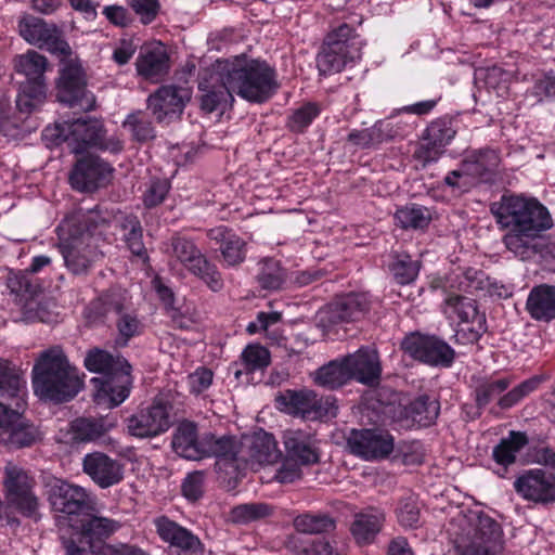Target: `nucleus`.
<instances>
[{"mask_svg":"<svg viewBox=\"0 0 555 555\" xmlns=\"http://www.w3.org/2000/svg\"><path fill=\"white\" fill-rule=\"evenodd\" d=\"M351 379L373 386L378 383L382 366L376 350L372 348H360L352 354L344 357Z\"/></svg>","mask_w":555,"mask_h":555,"instance_id":"c85d7f7f","label":"nucleus"},{"mask_svg":"<svg viewBox=\"0 0 555 555\" xmlns=\"http://www.w3.org/2000/svg\"><path fill=\"white\" fill-rule=\"evenodd\" d=\"M225 69L224 60H217L198 83L202 92L201 106L207 113H223L232 107L235 90L232 88L231 78L224 75Z\"/></svg>","mask_w":555,"mask_h":555,"instance_id":"ddd939ff","label":"nucleus"},{"mask_svg":"<svg viewBox=\"0 0 555 555\" xmlns=\"http://www.w3.org/2000/svg\"><path fill=\"white\" fill-rule=\"evenodd\" d=\"M116 426V420L105 417H79L60 430V440L66 443H89L99 440Z\"/></svg>","mask_w":555,"mask_h":555,"instance_id":"393cba45","label":"nucleus"},{"mask_svg":"<svg viewBox=\"0 0 555 555\" xmlns=\"http://www.w3.org/2000/svg\"><path fill=\"white\" fill-rule=\"evenodd\" d=\"M281 457V451L274 437L259 430L251 435H244L240 440L238 461L242 462V470L246 466L270 465L276 463Z\"/></svg>","mask_w":555,"mask_h":555,"instance_id":"f3484780","label":"nucleus"},{"mask_svg":"<svg viewBox=\"0 0 555 555\" xmlns=\"http://www.w3.org/2000/svg\"><path fill=\"white\" fill-rule=\"evenodd\" d=\"M395 219L402 229H424L430 222V214L426 207L411 204L399 208Z\"/></svg>","mask_w":555,"mask_h":555,"instance_id":"09e8293b","label":"nucleus"},{"mask_svg":"<svg viewBox=\"0 0 555 555\" xmlns=\"http://www.w3.org/2000/svg\"><path fill=\"white\" fill-rule=\"evenodd\" d=\"M168 253L175 261L199 278L211 291L218 292L222 288L220 272L207 260L194 242L184 237H173Z\"/></svg>","mask_w":555,"mask_h":555,"instance_id":"9b49d317","label":"nucleus"},{"mask_svg":"<svg viewBox=\"0 0 555 555\" xmlns=\"http://www.w3.org/2000/svg\"><path fill=\"white\" fill-rule=\"evenodd\" d=\"M514 488L527 501L555 502V474L544 469L526 470L515 480Z\"/></svg>","mask_w":555,"mask_h":555,"instance_id":"5701e85b","label":"nucleus"},{"mask_svg":"<svg viewBox=\"0 0 555 555\" xmlns=\"http://www.w3.org/2000/svg\"><path fill=\"white\" fill-rule=\"evenodd\" d=\"M350 452L363 460L387 457L393 450L392 436L379 429H353L347 438Z\"/></svg>","mask_w":555,"mask_h":555,"instance_id":"6ab92c4d","label":"nucleus"},{"mask_svg":"<svg viewBox=\"0 0 555 555\" xmlns=\"http://www.w3.org/2000/svg\"><path fill=\"white\" fill-rule=\"evenodd\" d=\"M86 83V76L79 63L64 64L57 80L59 101L85 112L92 111L95 106V98L87 90Z\"/></svg>","mask_w":555,"mask_h":555,"instance_id":"2eb2a0df","label":"nucleus"},{"mask_svg":"<svg viewBox=\"0 0 555 555\" xmlns=\"http://www.w3.org/2000/svg\"><path fill=\"white\" fill-rule=\"evenodd\" d=\"M401 348L411 358L431 366L449 367L455 356L454 350L444 340L421 333L406 335Z\"/></svg>","mask_w":555,"mask_h":555,"instance_id":"4468645a","label":"nucleus"},{"mask_svg":"<svg viewBox=\"0 0 555 555\" xmlns=\"http://www.w3.org/2000/svg\"><path fill=\"white\" fill-rule=\"evenodd\" d=\"M47 59L36 51H28L16 55L14 59V68L16 73L26 77V80H44L43 74L47 69Z\"/></svg>","mask_w":555,"mask_h":555,"instance_id":"c03bdc74","label":"nucleus"},{"mask_svg":"<svg viewBox=\"0 0 555 555\" xmlns=\"http://www.w3.org/2000/svg\"><path fill=\"white\" fill-rule=\"evenodd\" d=\"M82 382L63 350L54 347L42 351L33 367V388L40 399L65 402L81 389Z\"/></svg>","mask_w":555,"mask_h":555,"instance_id":"20e7f679","label":"nucleus"},{"mask_svg":"<svg viewBox=\"0 0 555 555\" xmlns=\"http://www.w3.org/2000/svg\"><path fill=\"white\" fill-rule=\"evenodd\" d=\"M448 533L460 555H500L503 550L501 526L482 511H461Z\"/></svg>","mask_w":555,"mask_h":555,"instance_id":"7ed1b4c3","label":"nucleus"},{"mask_svg":"<svg viewBox=\"0 0 555 555\" xmlns=\"http://www.w3.org/2000/svg\"><path fill=\"white\" fill-rule=\"evenodd\" d=\"M205 474L201 470H195L184 478L181 489L182 494L189 501L198 500L204 493Z\"/></svg>","mask_w":555,"mask_h":555,"instance_id":"680f3d73","label":"nucleus"},{"mask_svg":"<svg viewBox=\"0 0 555 555\" xmlns=\"http://www.w3.org/2000/svg\"><path fill=\"white\" fill-rule=\"evenodd\" d=\"M271 513V507L266 503L240 504L231 508L228 521L240 526L248 525L270 516Z\"/></svg>","mask_w":555,"mask_h":555,"instance_id":"a18cd8bd","label":"nucleus"},{"mask_svg":"<svg viewBox=\"0 0 555 555\" xmlns=\"http://www.w3.org/2000/svg\"><path fill=\"white\" fill-rule=\"evenodd\" d=\"M125 230H129L125 233L126 243L133 255L144 256L145 247L142 241V228L140 222L135 218H130L125 224Z\"/></svg>","mask_w":555,"mask_h":555,"instance_id":"052dcab7","label":"nucleus"},{"mask_svg":"<svg viewBox=\"0 0 555 555\" xmlns=\"http://www.w3.org/2000/svg\"><path fill=\"white\" fill-rule=\"evenodd\" d=\"M500 163V156L493 150L480 151L463 162L469 167L476 183L492 182L499 171Z\"/></svg>","mask_w":555,"mask_h":555,"instance_id":"4c0bfd02","label":"nucleus"},{"mask_svg":"<svg viewBox=\"0 0 555 555\" xmlns=\"http://www.w3.org/2000/svg\"><path fill=\"white\" fill-rule=\"evenodd\" d=\"M276 404L283 412L306 416L317 409L318 400L312 391L286 390L276 398Z\"/></svg>","mask_w":555,"mask_h":555,"instance_id":"58836bf2","label":"nucleus"},{"mask_svg":"<svg viewBox=\"0 0 555 555\" xmlns=\"http://www.w3.org/2000/svg\"><path fill=\"white\" fill-rule=\"evenodd\" d=\"M169 182L167 180H153L147 185L144 194L143 202L146 207H154L163 203L168 191Z\"/></svg>","mask_w":555,"mask_h":555,"instance_id":"774afa93","label":"nucleus"},{"mask_svg":"<svg viewBox=\"0 0 555 555\" xmlns=\"http://www.w3.org/2000/svg\"><path fill=\"white\" fill-rule=\"evenodd\" d=\"M441 309L442 313L451 322L477 325L475 330L476 335L483 331L485 315L478 311L474 299L455 292H446Z\"/></svg>","mask_w":555,"mask_h":555,"instance_id":"cd10ccee","label":"nucleus"},{"mask_svg":"<svg viewBox=\"0 0 555 555\" xmlns=\"http://www.w3.org/2000/svg\"><path fill=\"white\" fill-rule=\"evenodd\" d=\"M98 318H115L117 336L115 345L126 347L129 340L142 333L143 324L132 309L129 294L120 288H111L91 304Z\"/></svg>","mask_w":555,"mask_h":555,"instance_id":"6e6552de","label":"nucleus"},{"mask_svg":"<svg viewBox=\"0 0 555 555\" xmlns=\"http://www.w3.org/2000/svg\"><path fill=\"white\" fill-rule=\"evenodd\" d=\"M319 114L320 109L317 104L306 103L293 112L288 117L287 125L292 131L301 132Z\"/></svg>","mask_w":555,"mask_h":555,"instance_id":"13d9d810","label":"nucleus"},{"mask_svg":"<svg viewBox=\"0 0 555 555\" xmlns=\"http://www.w3.org/2000/svg\"><path fill=\"white\" fill-rule=\"evenodd\" d=\"M206 435L197 436L196 426L191 422L181 423L172 437V449L181 457L198 461L205 457Z\"/></svg>","mask_w":555,"mask_h":555,"instance_id":"473e14b6","label":"nucleus"},{"mask_svg":"<svg viewBox=\"0 0 555 555\" xmlns=\"http://www.w3.org/2000/svg\"><path fill=\"white\" fill-rule=\"evenodd\" d=\"M85 366L88 371L100 374L99 377L91 378L95 388L93 398L96 404L111 409L128 398L131 366L125 358L94 348L87 352Z\"/></svg>","mask_w":555,"mask_h":555,"instance_id":"39448f33","label":"nucleus"},{"mask_svg":"<svg viewBox=\"0 0 555 555\" xmlns=\"http://www.w3.org/2000/svg\"><path fill=\"white\" fill-rule=\"evenodd\" d=\"M334 521L325 515L304 514L294 519V527L298 532L318 534L334 529Z\"/></svg>","mask_w":555,"mask_h":555,"instance_id":"5fc2aeb1","label":"nucleus"},{"mask_svg":"<svg viewBox=\"0 0 555 555\" xmlns=\"http://www.w3.org/2000/svg\"><path fill=\"white\" fill-rule=\"evenodd\" d=\"M113 167L96 156L80 158L69 175V183L79 192H93L107 185L113 177Z\"/></svg>","mask_w":555,"mask_h":555,"instance_id":"a211bd4d","label":"nucleus"},{"mask_svg":"<svg viewBox=\"0 0 555 555\" xmlns=\"http://www.w3.org/2000/svg\"><path fill=\"white\" fill-rule=\"evenodd\" d=\"M224 75L231 78L235 94L251 103L269 100L278 90L275 70L264 61L245 54L223 59Z\"/></svg>","mask_w":555,"mask_h":555,"instance_id":"423d86ee","label":"nucleus"},{"mask_svg":"<svg viewBox=\"0 0 555 555\" xmlns=\"http://www.w3.org/2000/svg\"><path fill=\"white\" fill-rule=\"evenodd\" d=\"M208 237L220 245V253L225 266L236 267L246 257V242L225 227L208 231Z\"/></svg>","mask_w":555,"mask_h":555,"instance_id":"72a5a7b5","label":"nucleus"},{"mask_svg":"<svg viewBox=\"0 0 555 555\" xmlns=\"http://www.w3.org/2000/svg\"><path fill=\"white\" fill-rule=\"evenodd\" d=\"M455 131L443 122H433L426 129L424 140H429L430 144L446 147L454 138Z\"/></svg>","mask_w":555,"mask_h":555,"instance_id":"e2e57ef3","label":"nucleus"},{"mask_svg":"<svg viewBox=\"0 0 555 555\" xmlns=\"http://www.w3.org/2000/svg\"><path fill=\"white\" fill-rule=\"evenodd\" d=\"M191 99L188 89L177 86H163L147 98V107L158 122H170L180 117Z\"/></svg>","mask_w":555,"mask_h":555,"instance_id":"4be33fe9","label":"nucleus"},{"mask_svg":"<svg viewBox=\"0 0 555 555\" xmlns=\"http://www.w3.org/2000/svg\"><path fill=\"white\" fill-rule=\"evenodd\" d=\"M391 273L401 285L412 283L418 275L420 263L413 260L411 256L403 255L399 256L390 267Z\"/></svg>","mask_w":555,"mask_h":555,"instance_id":"6e6d98bb","label":"nucleus"},{"mask_svg":"<svg viewBox=\"0 0 555 555\" xmlns=\"http://www.w3.org/2000/svg\"><path fill=\"white\" fill-rule=\"evenodd\" d=\"M285 270L276 260L264 259L259 263L257 280L264 289L276 291L286 282Z\"/></svg>","mask_w":555,"mask_h":555,"instance_id":"8fccbe9b","label":"nucleus"},{"mask_svg":"<svg viewBox=\"0 0 555 555\" xmlns=\"http://www.w3.org/2000/svg\"><path fill=\"white\" fill-rule=\"evenodd\" d=\"M214 373L207 367H197L193 373L188 376V386L190 392L193 395H201L205 392L212 384Z\"/></svg>","mask_w":555,"mask_h":555,"instance_id":"0e129e2a","label":"nucleus"},{"mask_svg":"<svg viewBox=\"0 0 555 555\" xmlns=\"http://www.w3.org/2000/svg\"><path fill=\"white\" fill-rule=\"evenodd\" d=\"M138 73L151 80H157L165 76L169 70V56L166 48L157 43L144 48L137 59Z\"/></svg>","mask_w":555,"mask_h":555,"instance_id":"c9c22d12","label":"nucleus"},{"mask_svg":"<svg viewBox=\"0 0 555 555\" xmlns=\"http://www.w3.org/2000/svg\"><path fill=\"white\" fill-rule=\"evenodd\" d=\"M527 443L528 439L524 433L511 431L508 437L493 449V457L499 464L509 465L515 462L516 454Z\"/></svg>","mask_w":555,"mask_h":555,"instance_id":"de8ad7c7","label":"nucleus"},{"mask_svg":"<svg viewBox=\"0 0 555 555\" xmlns=\"http://www.w3.org/2000/svg\"><path fill=\"white\" fill-rule=\"evenodd\" d=\"M124 127L129 130L133 140L147 142L156 137L155 128L145 112L138 111L127 116Z\"/></svg>","mask_w":555,"mask_h":555,"instance_id":"3c124183","label":"nucleus"},{"mask_svg":"<svg viewBox=\"0 0 555 555\" xmlns=\"http://www.w3.org/2000/svg\"><path fill=\"white\" fill-rule=\"evenodd\" d=\"M42 135L53 145L66 143L75 154L82 153L89 147L111 153L122 150V142L115 135L106 138L102 122L91 118L57 122L52 127H46Z\"/></svg>","mask_w":555,"mask_h":555,"instance_id":"0eeeda50","label":"nucleus"},{"mask_svg":"<svg viewBox=\"0 0 555 555\" xmlns=\"http://www.w3.org/2000/svg\"><path fill=\"white\" fill-rule=\"evenodd\" d=\"M81 466L82 472L101 489L114 487L125 478V464L101 451L87 453Z\"/></svg>","mask_w":555,"mask_h":555,"instance_id":"412c9836","label":"nucleus"},{"mask_svg":"<svg viewBox=\"0 0 555 555\" xmlns=\"http://www.w3.org/2000/svg\"><path fill=\"white\" fill-rule=\"evenodd\" d=\"M5 499L22 515L37 519L39 501L33 489L35 479L22 467L9 462L3 470Z\"/></svg>","mask_w":555,"mask_h":555,"instance_id":"f8f14e48","label":"nucleus"},{"mask_svg":"<svg viewBox=\"0 0 555 555\" xmlns=\"http://www.w3.org/2000/svg\"><path fill=\"white\" fill-rule=\"evenodd\" d=\"M371 304V298L366 293H351L331 302L324 314L330 324L356 322L366 315Z\"/></svg>","mask_w":555,"mask_h":555,"instance_id":"a878e982","label":"nucleus"},{"mask_svg":"<svg viewBox=\"0 0 555 555\" xmlns=\"http://www.w3.org/2000/svg\"><path fill=\"white\" fill-rule=\"evenodd\" d=\"M128 4L143 24L152 23L160 9L158 0H128Z\"/></svg>","mask_w":555,"mask_h":555,"instance_id":"69168bd1","label":"nucleus"},{"mask_svg":"<svg viewBox=\"0 0 555 555\" xmlns=\"http://www.w3.org/2000/svg\"><path fill=\"white\" fill-rule=\"evenodd\" d=\"M141 548L125 544L90 543V552L94 555H141Z\"/></svg>","mask_w":555,"mask_h":555,"instance_id":"338daca9","label":"nucleus"},{"mask_svg":"<svg viewBox=\"0 0 555 555\" xmlns=\"http://www.w3.org/2000/svg\"><path fill=\"white\" fill-rule=\"evenodd\" d=\"M542 382V377L533 376L515 386L498 400V406L507 410L518 404L522 399L535 391Z\"/></svg>","mask_w":555,"mask_h":555,"instance_id":"864d4df0","label":"nucleus"},{"mask_svg":"<svg viewBox=\"0 0 555 555\" xmlns=\"http://www.w3.org/2000/svg\"><path fill=\"white\" fill-rule=\"evenodd\" d=\"M444 183L461 193L469 191L470 188L477 184L469 171V167L463 163L457 169L452 170L446 176Z\"/></svg>","mask_w":555,"mask_h":555,"instance_id":"bf43d9fd","label":"nucleus"},{"mask_svg":"<svg viewBox=\"0 0 555 555\" xmlns=\"http://www.w3.org/2000/svg\"><path fill=\"white\" fill-rule=\"evenodd\" d=\"M22 410L0 402V442L9 448L29 447L39 437L38 429L23 416Z\"/></svg>","mask_w":555,"mask_h":555,"instance_id":"dca6fc26","label":"nucleus"},{"mask_svg":"<svg viewBox=\"0 0 555 555\" xmlns=\"http://www.w3.org/2000/svg\"><path fill=\"white\" fill-rule=\"evenodd\" d=\"M27 387L24 372L12 362L0 359V398L14 400L15 408L26 405Z\"/></svg>","mask_w":555,"mask_h":555,"instance_id":"2f4dec72","label":"nucleus"},{"mask_svg":"<svg viewBox=\"0 0 555 555\" xmlns=\"http://www.w3.org/2000/svg\"><path fill=\"white\" fill-rule=\"evenodd\" d=\"M396 135L388 121L379 120L373 127L353 130L348 134V141L362 149L371 147Z\"/></svg>","mask_w":555,"mask_h":555,"instance_id":"a19ab883","label":"nucleus"},{"mask_svg":"<svg viewBox=\"0 0 555 555\" xmlns=\"http://www.w3.org/2000/svg\"><path fill=\"white\" fill-rule=\"evenodd\" d=\"M361 56V41L347 24L340 25L328 34L322 50L317 56V66L322 75L340 72L348 62Z\"/></svg>","mask_w":555,"mask_h":555,"instance_id":"9d476101","label":"nucleus"},{"mask_svg":"<svg viewBox=\"0 0 555 555\" xmlns=\"http://www.w3.org/2000/svg\"><path fill=\"white\" fill-rule=\"evenodd\" d=\"M240 441L232 437H216L206 435L205 457L215 456L216 466L227 475L236 476L242 472V462L238 461Z\"/></svg>","mask_w":555,"mask_h":555,"instance_id":"bb28decb","label":"nucleus"},{"mask_svg":"<svg viewBox=\"0 0 555 555\" xmlns=\"http://www.w3.org/2000/svg\"><path fill=\"white\" fill-rule=\"evenodd\" d=\"M438 414V401L430 400L427 396H421L410 404L409 415L420 426L431 425L437 420Z\"/></svg>","mask_w":555,"mask_h":555,"instance_id":"603ef678","label":"nucleus"},{"mask_svg":"<svg viewBox=\"0 0 555 555\" xmlns=\"http://www.w3.org/2000/svg\"><path fill=\"white\" fill-rule=\"evenodd\" d=\"M21 36L29 43L44 48L52 53L68 55L70 47L62 39L56 26L35 16H25L20 21Z\"/></svg>","mask_w":555,"mask_h":555,"instance_id":"aec40b11","label":"nucleus"},{"mask_svg":"<svg viewBox=\"0 0 555 555\" xmlns=\"http://www.w3.org/2000/svg\"><path fill=\"white\" fill-rule=\"evenodd\" d=\"M88 499L85 488L64 480L57 481L50 494L53 508L67 515L78 514L87 505Z\"/></svg>","mask_w":555,"mask_h":555,"instance_id":"7c9ffc66","label":"nucleus"},{"mask_svg":"<svg viewBox=\"0 0 555 555\" xmlns=\"http://www.w3.org/2000/svg\"><path fill=\"white\" fill-rule=\"evenodd\" d=\"M46 99L44 80H25L21 83L16 98V105L20 112L30 113Z\"/></svg>","mask_w":555,"mask_h":555,"instance_id":"37998d69","label":"nucleus"},{"mask_svg":"<svg viewBox=\"0 0 555 555\" xmlns=\"http://www.w3.org/2000/svg\"><path fill=\"white\" fill-rule=\"evenodd\" d=\"M170 427L169 410L165 403H154L142 409L127 421V428L131 436L138 438L155 437Z\"/></svg>","mask_w":555,"mask_h":555,"instance_id":"b1692460","label":"nucleus"},{"mask_svg":"<svg viewBox=\"0 0 555 555\" xmlns=\"http://www.w3.org/2000/svg\"><path fill=\"white\" fill-rule=\"evenodd\" d=\"M242 360L245 369L253 372L269 366L271 356L269 350L260 345H248L242 352Z\"/></svg>","mask_w":555,"mask_h":555,"instance_id":"4d7b16f0","label":"nucleus"},{"mask_svg":"<svg viewBox=\"0 0 555 555\" xmlns=\"http://www.w3.org/2000/svg\"><path fill=\"white\" fill-rule=\"evenodd\" d=\"M285 462L274 478L281 483H291L301 477V466L319 462V453L313 435L301 429H287L283 433Z\"/></svg>","mask_w":555,"mask_h":555,"instance_id":"1a4fd4ad","label":"nucleus"},{"mask_svg":"<svg viewBox=\"0 0 555 555\" xmlns=\"http://www.w3.org/2000/svg\"><path fill=\"white\" fill-rule=\"evenodd\" d=\"M351 380L345 358L331 361L314 374V382L327 389H336Z\"/></svg>","mask_w":555,"mask_h":555,"instance_id":"ea45409f","label":"nucleus"},{"mask_svg":"<svg viewBox=\"0 0 555 555\" xmlns=\"http://www.w3.org/2000/svg\"><path fill=\"white\" fill-rule=\"evenodd\" d=\"M120 524L116 520L92 516L82 525V535L87 539V543H104L102 540L108 538L116 532Z\"/></svg>","mask_w":555,"mask_h":555,"instance_id":"49530a36","label":"nucleus"},{"mask_svg":"<svg viewBox=\"0 0 555 555\" xmlns=\"http://www.w3.org/2000/svg\"><path fill=\"white\" fill-rule=\"evenodd\" d=\"M526 310L529 315L540 322H550L555 319V286L540 284L528 294Z\"/></svg>","mask_w":555,"mask_h":555,"instance_id":"f704fd0d","label":"nucleus"},{"mask_svg":"<svg viewBox=\"0 0 555 555\" xmlns=\"http://www.w3.org/2000/svg\"><path fill=\"white\" fill-rule=\"evenodd\" d=\"M496 223L507 232L503 243L508 251L521 260L538 254L542 233L553 227L552 217L537 198L522 195H503L491 205Z\"/></svg>","mask_w":555,"mask_h":555,"instance_id":"f257e3e1","label":"nucleus"},{"mask_svg":"<svg viewBox=\"0 0 555 555\" xmlns=\"http://www.w3.org/2000/svg\"><path fill=\"white\" fill-rule=\"evenodd\" d=\"M156 532L162 541L183 552H196L201 548L199 539L189 529L166 516L154 520Z\"/></svg>","mask_w":555,"mask_h":555,"instance_id":"c756f323","label":"nucleus"},{"mask_svg":"<svg viewBox=\"0 0 555 555\" xmlns=\"http://www.w3.org/2000/svg\"><path fill=\"white\" fill-rule=\"evenodd\" d=\"M57 248L69 273L85 276L102 260V233L94 216L74 215L57 227Z\"/></svg>","mask_w":555,"mask_h":555,"instance_id":"f03ea898","label":"nucleus"},{"mask_svg":"<svg viewBox=\"0 0 555 555\" xmlns=\"http://www.w3.org/2000/svg\"><path fill=\"white\" fill-rule=\"evenodd\" d=\"M385 522V513L376 507H369L354 515L351 525V533L360 544H369L374 541Z\"/></svg>","mask_w":555,"mask_h":555,"instance_id":"e433bc0d","label":"nucleus"},{"mask_svg":"<svg viewBox=\"0 0 555 555\" xmlns=\"http://www.w3.org/2000/svg\"><path fill=\"white\" fill-rule=\"evenodd\" d=\"M512 380L507 377L488 378L479 377L475 380L474 393L478 408L487 406L491 401L504 392L511 385Z\"/></svg>","mask_w":555,"mask_h":555,"instance_id":"79ce46f5","label":"nucleus"}]
</instances>
